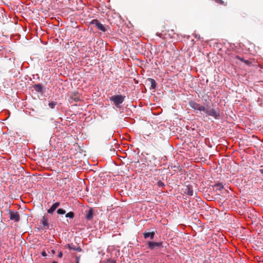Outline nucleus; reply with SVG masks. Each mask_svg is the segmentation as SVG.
<instances>
[{
  "instance_id": "f257e3e1",
  "label": "nucleus",
  "mask_w": 263,
  "mask_h": 263,
  "mask_svg": "<svg viewBox=\"0 0 263 263\" xmlns=\"http://www.w3.org/2000/svg\"><path fill=\"white\" fill-rule=\"evenodd\" d=\"M125 96L121 95H117L112 96L109 98V100L114 102V105L117 107H119L120 104H121L125 100Z\"/></svg>"
},
{
  "instance_id": "f03ea898",
  "label": "nucleus",
  "mask_w": 263,
  "mask_h": 263,
  "mask_svg": "<svg viewBox=\"0 0 263 263\" xmlns=\"http://www.w3.org/2000/svg\"><path fill=\"white\" fill-rule=\"evenodd\" d=\"M205 114H206L208 116H212L214 118V119L217 120L219 119L220 117V115L219 111H217L216 110L213 108H211L209 109L205 107V110L203 111Z\"/></svg>"
},
{
  "instance_id": "7ed1b4c3",
  "label": "nucleus",
  "mask_w": 263,
  "mask_h": 263,
  "mask_svg": "<svg viewBox=\"0 0 263 263\" xmlns=\"http://www.w3.org/2000/svg\"><path fill=\"white\" fill-rule=\"evenodd\" d=\"M156 233L157 230L156 229L152 228L146 230L143 233V235L145 239L150 238L151 239H153Z\"/></svg>"
},
{
  "instance_id": "20e7f679",
  "label": "nucleus",
  "mask_w": 263,
  "mask_h": 263,
  "mask_svg": "<svg viewBox=\"0 0 263 263\" xmlns=\"http://www.w3.org/2000/svg\"><path fill=\"white\" fill-rule=\"evenodd\" d=\"M147 248L151 250H154V249L158 248L163 247V242H156L153 241H148L147 242Z\"/></svg>"
},
{
  "instance_id": "39448f33",
  "label": "nucleus",
  "mask_w": 263,
  "mask_h": 263,
  "mask_svg": "<svg viewBox=\"0 0 263 263\" xmlns=\"http://www.w3.org/2000/svg\"><path fill=\"white\" fill-rule=\"evenodd\" d=\"M189 105L190 107L194 110H197L200 111H204L205 110V107L201 105L200 104L197 103L194 101H190L189 102Z\"/></svg>"
},
{
  "instance_id": "423d86ee",
  "label": "nucleus",
  "mask_w": 263,
  "mask_h": 263,
  "mask_svg": "<svg viewBox=\"0 0 263 263\" xmlns=\"http://www.w3.org/2000/svg\"><path fill=\"white\" fill-rule=\"evenodd\" d=\"M9 214L10 220L15 222H18L20 220V216L18 212L10 210Z\"/></svg>"
},
{
  "instance_id": "0eeeda50",
  "label": "nucleus",
  "mask_w": 263,
  "mask_h": 263,
  "mask_svg": "<svg viewBox=\"0 0 263 263\" xmlns=\"http://www.w3.org/2000/svg\"><path fill=\"white\" fill-rule=\"evenodd\" d=\"M90 24L95 25L96 27L99 30L103 32L106 31V27L102 24L97 19H93L90 22Z\"/></svg>"
},
{
  "instance_id": "6e6552de",
  "label": "nucleus",
  "mask_w": 263,
  "mask_h": 263,
  "mask_svg": "<svg viewBox=\"0 0 263 263\" xmlns=\"http://www.w3.org/2000/svg\"><path fill=\"white\" fill-rule=\"evenodd\" d=\"M32 87L36 92L41 95H43L45 92L46 88L41 83L35 84L33 85Z\"/></svg>"
},
{
  "instance_id": "1a4fd4ad",
  "label": "nucleus",
  "mask_w": 263,
  "mask_h": 263,
  "mask_svg": "<svg viewBox=\"0 0 263 263\" xmlns=\"http://www.w3.org/2000/svg\"><path fill=\"white\" fill-rule=\"evenodd\" d=\"M184 194L188 196H192L193 195V189L192 185L189 184L186 185L183 189Z\"/></svg>"
},
{
  "instance_id": "9d476101",
  "label": "nucleus",
  "mask_w": 263,
  "mask_h": 263,
  "mask_svg": "<svg viewBox=\"0 0 263 263\" xmlns=\"http://www.w3.org/2000/svg\"><path fill=\"white\" fill-rule=\"evenodd\" d=\"M60 202H56L54 203L51 206V207L49 209L47 210V213L48 214H52L55 211V210L60 206Z\"/></svg>"
},
{
  "instance_id": "9b49d317",
  "label": "nucleus",
  "mask_w": 263,
  "mask_h": 263,
  "mask_svg": "<svg viewBox=\"0 0 263 263\" xmlns=\"http://www.w3.org/2000/svg\"><path fill=\"white\" fill-rule=\"evenodd\" d=\"M94 212L92 208H90L88 211H87L85 215V218L87 220H90L92 219L93 216Z\"/></svg>"
},
{
  "instance_id": "f8f14e48",
  "label": "nucleus",
  "mask_w": 263,
  "mask_h": 263,
  "mask_svg": "<svg viewBox=\"0 0 263 263\" xmlns=\"http://www.w3.org/2000/svg\"><path fill=\"white\" fill-rule=\"evenodd\" d=\"M66 246H67V248H68L69 250L77 251L79 252H81L83 251V250L82 249V248L80 247L74 246L72 245V243H71V244L68 243L67 245Z\"/></svg>"
},
{
  "instance_id": "ddd939ff",
  "label": "nucleus",
  "mask_w": 263,
  "mask_h": 263,
  "mask_svg": "<svg viewBox=\"0 0 263 263\" xmlns=\"http://www.w3.org/2000/svg\"><path fill=\"white\" fill-rule=\"evenodd\" d=\"M41 222L43 226V228L45 229H49V225L47 221V218L46 216H44L42 219L41 220Z\"/></svg>"
},
{
  "instance_id": "4468645a",
  "label": "nucleus",
  "mask_w": 263,
  "mask_h": 263,
  "mask_svg": "<svg viewBox=\"0 0 263 263\" xmlns=\"http://www.w3.org/2000/svg\"><path fill=\"white\" fill-rule=\"evenodd\" d=\"M148 81L151 82V89H155L157 86V83L156 81L152 78H149Z\"/></svg>"
},
{
  "instance_id": "2eb2a0df",
  "label": "nucleus",
  "mask_w": 263,
  "mask_h": 263,
  "mask_svg": "<svg viewBox=\"0 0 263 263\" xmlns=\"http://www.w3.org/2000/svg\"><path fill=\"white\" fill-rule=\"evenodd\" d=\"M58 104V102L54 101H49L48 106L51 109L55 108V106Z\"/></svg>"
},
{
  "instance_id": "dca6fc26",
  "label": "nucleus",
  "mask_w": 263,
  "mask_h": 263,
  "mask_svg": "<svg viewBox=\"0 0 263 263\" xmlns=\"http://www.w3.org/2000/svg\"><path fill=\"white\" fill-rule=\"evenodd\" d=\"M70 99L74 101L75 102H78L80 101V99L77 94H73L70 96Z\"/></svg>"
},
{
  "instance_id": "f3484780",
  "label": "nucleus",
  "mask_w": 263,
  "mask_h": 263,
  "mask_svg": "<svg viewBox=\"0 0 263 263\" xmlns=\"http://www.w3.org/2000/svg\"><path fill=\"white\" fill-rule=\"evenodd\" d=\"M65 217L66 218H69V219H73L74 217V213L73 212H69L66 214Z\"/></svg>"
},
{
  "instance_id": "a211bd4d",
  "label": "nucleus",
  "mask_w": 263,
  "mask_h": 263,
  "mask_svg": "<svg viewBox=\"0 0 263 263\" xmlns=\"http://www.w3.org/2000/svg\"><path fill=\"white\" fill-rule=\"evenodd\" d=\"M214 187H215L216 189L219 190H221L222 189H223V184H222V183L219 182V183H216V184L215 185Z\"/></svg>"
},
{
  "instance_id": "6ab92c4d",
  "label": "nucleus",
  "mask_w": 263,
  "mask_h": 263,
  "mask_svg": "<svg viewBox=\"0 0 263 263\" xmlns=\"http://www.w3.org/2000/svg\"><path fill=\"white\" fill-rule=\"evenodd\" d=\"M9 72L11 74H12V73H13V77H17L18 75L20 74L19 71H17V70L16 71L15 70H14V72H13V69H11V70H10Z\"/></svg>"
},
{
  "instance_id": "aec40b11",
  "label": "nucleus",
  "mask_w": 263,
  "mask_h": 263,
  "mask_svg": "<svg viewBox=\"0 0 263 263\" xmlns=\"http://www.w3.org/2000/svg\"><path fill=\"white\" fill-rule=\"evenodd\" d=\"M57 212L58 214L64 215L66 213V211L63 209L60 208L57 210Z\"/></svg>"
},
{
  "instance_id": "412c9836",
  "label": "nucleus",
  "mask_w": 263,
  "mask_h": 263,
  "mask_svg": "<svg viewBox=\"0 0 263 263\" xmlns=\"http://www.w3.org/2000/svg\"><path fill=\"white\" fill-rule=\"evenodd\" d=\"M157 185L160 188H164L165 186L164 183L161 180L157 182Z\"/></svg>"
},
{
  "instance_id": "4be33fe9",
  "label": "nucleus",
  "mask_w": 263,
  "mask_h": 263,
  "mask_svg": "<svg viewBox=\"0 0 263 263\" xmlns=\"http://www.w3.org/2000/svg\"><path fill=\"white\" fill-rule=\"evenodd\" d=\"M33 79L37 80H40V76H39V75L38 74H33Z\"/></svg>"
},
{
  "instance_id": "5701e85b",
  "label": "nucleus",
  "mask_w": 263,
  "mask_h": 263,
  "mask_svg": "<svg viewBox=\"0 0 263 263\" xmlns=\"http://www.w3.org/2000/svg\"><path fill=\"white\" fill-rule=\"evenodd\" d=\"M237 59H239L240 60H241V61L247 63L248 62V61L247 60H245V59H243V58H241L239 56H237L236 57Z\"/></svg>"
},
{
  "instance_id": "b1692460",
  "label": "nucleus",
  "mask_w": 263,
  "mask_h": 263,
  "mask_svg": "<svg viewBox=\"0 0 263 263\" xmlns=\"http://www.w3.org/2000/svg\"><path fill=\"white\" fill-rule=\"evenodd\" d=\"M203 263H211V260L209 258L205 259L203 261Z\"/></svg>"
},
{
  "instance_id": "393cba45",
  "label": "nucleus",
  "mask_w": 263,
  "mask_h": 263,
  "mask_svg": "<svg viewBox=\"0 0 263 263\" xmlns=\"http://www.w3.org/2000/svg\"><path fill=\"white\" fill-rule=\"evenodd\" d=\"M58 256L59 258L62 257V256H63V253H62V251H60V252H59Z\"/></svg>"
},
{
  "instance_id": "a878e982",
  "label": "nucleus",
  "mask_w": 263,
  "mask_h": 263,
  "mask_svg": "<svg viewBox=\"0 0 263 263\" xmlns=\"http://www.w3.org/2000/svg\"><path fill=\"white\" fill-rule=\"evenodd\" d=\"M41 255L42 256H44V257H46L47 255L46 252L44 251L41 253Z\"/></svg>"
},
{
  "instance_id": "bb28decb",
  "label": "nucleus",
  "mask_w": 263,
  "mask_h": 263,
  "mask_svg": "<svg viewBox=\"0 0 263 263\" xmlns=\"http://www.w3.org/2000/svg\"><path fill=\"white\" fill-rule=\"evenodd\" d=\"M80 256H76V261H78L80 262Z\"/></svg>"
},
{
  "instance_id": "cd10ccee",
  "label": "nucleus",
  "mask_w": 263,
  "mask_h": 263,
  "mask_svg": "<svg viewBox=\"0 0 263 263\" xmlns=\"http://www.w3.org/2000/svg\"><path fill=\"white\" fill-rule=\"evenodd\" d=\"M108 263H116V261L114 260H110L107 261Z\"/></svg>"
},
{
  "instance_id": "c85d7f7f",
  "label": "nucleus",
  "mask_w": 263,
  "mask_h": 263,
  "mask_svg": "<svg viewBox=\"0 0 263 263\" xmlns=\"http://www.w3.org/2000/svg\"><path fill=\"white\" fill-rule=\"evenodd\" d=\"M156 35H157V36H159L160 37H162V34L161 33H156Z\"/></svg>"
},
{
  "instance_id": "c756f323",
  "label": "nucleus",
  "mask_w": 263,
  "mask_h": 263,
  "mask_svg": "<svg viewBox=\"0 0 263 263\" xmlns=\"http://www.w3.org/2000/svg\"><path fill=\"white\" fill-rule=\"evenodd\" d=\"M195 37L196 38L199 39V38H200V35H198V34H195Z\"/></svg>"
},
{
  "instance_id": "7c9ffc66",
  "label": "nucleus",
  "mask_w": 263,
  "mask_h": 263,
  "mask_svg": "<svg viewBox=\"0 0 263 263\" xmlns=\"http://www.w3.org/2000/svg\"><path fill=\"white\" fill-rule=\"evenodd\" d=\"M259 172L263 175V168L262 169H260L259 170Z\"/></svg>"
},
{
  "instance_id": "2f4dec72",
  "label": "nucleus",
  "mask_w": 263,
  "mask_h": 263,
  "mask_svg": "<svg viewBox=\"0 0 263 263\" xmlns=\"http://www.w3.org/2000/svg\"><path fill=\"white\" fill-rule=\"evenodd\" d=\"M52 263H58V262L56 261H53Z\"/></svg>"
},
{
  "instance_id": "473e14b6",
  "label": "nucleus",
  "mask_w": 263,
  "mask_h": 263,
  "mask_svg": "<svg viewBox=\"0 0 263 263\" xmlns=\"http://www.w3.org/2000/svg\"><path fill=\"white\" fill-rule=\"evenodd\" d=\"M79 262H80L79 261V260H78V261H76V263H79Z\"/></svg>"
}]
</instances>
